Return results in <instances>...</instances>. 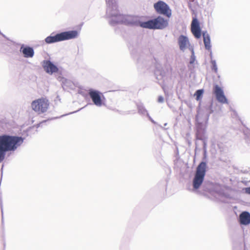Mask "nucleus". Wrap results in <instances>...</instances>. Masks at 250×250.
Returning a JSON list of instances; mask_svg holds the SVG:
<instances>
[{"label":"nucleus","instance_id":"obj_1","mask_svg":"<svg viewBox=\"0 0 250 250\" xmlns=\"http://www.w3.org/2000/svg\"><path fill=\"white\" fill-rule=\"evenodd\" d=\"M107 5L106 16L110 19L109 23L114 26L118 23H123L126 25L139 26L144 28L142 25L144 21H141L140 17L121 14L118 8L116 0H105Z\"/></svg>","mask_w":250,"mask_h":250},{"label":"nucleus","instance_id":"obj_2","mask_svg":"<svg viewBox=\"0 0 250 250\" xmlns=\"http://www.w3.org/2000/svg\"><path fill=\"white\" fill-rule=\"evenodd\" d=\"M129 48L132 57L136 59L138 68H146L148 69L151 65H154L155 67L154 75L156 79L159 81L163 79L165 76L166 72L162 65L155 58L152 57L148 48L142 50L141 53L139 54V57L137 55L139 52L138 48H134L133 46H129Z\"/></svg>","mask_w":250,"mask_h":250},{"label":"nucleus","instance_id":"obj_3","mask_svg":"<svg viewBox=\"0 0 250 250\" xmlns=\"http://www.w3.org/2000/svg\"><path fill=\"white\" fill-rule=\"evenodd\" d=\"M22 136L2 134L0 135V163L5 159L7 152H14L23 143Z\"/></svg>","mask_w":250,"mask_h":250},{"label":"nucleus","instance_id":"obj_4","mask_svg":"<svg viewBox=\"0 0 250 250\" xmlns=\"http://www.w3.org/2000/svg\"><path fill=\"white\" fill-rule=\"evenodd\" d=\"M191 31L194 37L197 39H200L202 34L205 48L206 50L210 51L209 56L211 60L212 58V53L211 50V45L210 44V36L207 31H202L200 22L196 16L192 18L191 23Z\"/></svg>","mask_w":250,"mask_h":250},{"label":"nucleus","instance_id":"obj_5","mask_svg":"<svg viewBox=\"0 0 250 250\" xmlns=\"http://www.w3.org/2000/svg\"><path fill=\"white\" fill-rule=\"evenodd\" d=\"M203 159L197 167L193 178L192 179L193 191L197 190L203 184L206 175L207 164Z\"/></svg>","mask_w":250,"mask_h":250},{"label":"nucleus","instance_id":"obj_6","mask_svg":"<svg viewBox=\"0 0 250 250\" xmlns=\"http://www.w3.org/2000/svg\"><path fill=\"white\" fill-rule=\"evenodd\" d=\"M168 24L167 21L161 16L144 21V22L142 24L144 28L153 30L163 29L167 27Z\"/></svg>","mask_w":250,"mask_h":250},{"label":"nucleus","instance_id":"obj_7","mask_svg":"<svg viewBox=\"0 0 250 250\" xmlns=\"http://www.w3.org/2000/svg\"><path fill=\"white\" fill-rule=\"evenodd\" d=\"M213 102H208L203 109H199L195 117V124H207L209 115L213 112Z\"/></svg>","mask_w":250,"mask_h":250},{"label":"nucleus","instance_id":"obj_8","mask_svg":"<svg viewBox=\"0 0 250 250\" xmlns=\"http://www.w3.org/2000/svg\"><path fill=\"white\" fill-rule=\"evenodd\" d=\"M195 137L196 140H201L203 142L204 157L203 159L207 158V146L208 143V136L206 133V125L204 124H195Z\"/></svg>","mask_w":250,"mask_h":250},{"label":"nucleus","instance_id":"obj_9","mask_svg":"<svg viewBox=\"0 0 250 250\" xmlns=\"http://www.w3.org/2000/svg\"><path fill=\"white\" fill-rule=\"evenodd\" d=\"M155 12L160 15L170 18L171 16V10L169 5L165 1L159 0L153 4Z\"/></svg>","mask_w":250,"mask_h":250},{"label":"nucleus","instance_id":"obj_10","mask_svg":"<svg viewBox=\"0 0 250 250\" xmlns=\"http://www.w3.org/2000/svg\"><path fill=\"white\" fill-rule=\"evenodd\" d=\"M88 94L95 105L100 107L104 104L105 97L100 91L90 88L88 90Z\"/></svg>","mask_w":250,"mask_h":250},{"label":"nucleus","instance_id":"obj_11","mask_svg":"<svg viewBox=\"0 0 250 250\" xmlns=\"http://www.w3.org/2000/svg\"><path fill=\"white\" fill-rule=\"evenodd\" d=\"M49 106L48 101L45 99L41 98L33 101L31 106L35 111L44 113L46 111Z\"/></svg>","mask_w":250,"mask_h":250},{"label":"nucleus","instance_id":"obj_12","mask_svg":"<svg viewBox=\"0 0 250 250\" xmlns=\"http://www.w3.org/2000/svg\"><path fill=\"white\" fill-rule=\"evenodd\" d=\"M41 64L44 71L49 75L58 73L59 71L58 66L49 60H43Z\"/></svg>","mask_w":250,"mask_h":250},{"label":"nucleus","instance_id":"obj_13","mask_svg":"<svg viewBox=\"0 0 250 250\" xmlns=\"http://www.w3.org/2000/svg\"><path fill=\"white\" fill-rule=\"evenodd\" d=\"M213 93L219 103L222 104H228V100L225 95L223 89L218 84L213 86Z\"/></svg>","mask_w":250,"mask_h":250},{"label":"nucleus","instance_id":"obj_14","mask_svg":"<svg viewBox=\"0 0 250 250\" xmlns=\"http://www.w3.org/2000/svg\"><path fill=\"white\" fill-rule=\"evenodd\" d=\"M20 52L25 58H33L35 54L33 47L24 44L21 45Z\"/></svg>","mask_w":250,"mask_h":250},{"label":"nucleus","instance_id":"obj_15","mask_svg":"<svg viewBox=\"0 0 250 250\" xmlns=\"http://www.w3.org/2000/svg\"><path fill=\"white\" fill-rule=\"evenodd\" d=\"M60 33L62 41L76 39L79 36V32L76 30L65 31Z\"/></svg>","mask_w":250,"mask_h":250},{"label":"nucleus","instance_id":"obj_16","mask_svg":"<svg viewBox=\"0 0 250 250\" xmlns=\"http://www.w3.org/2000/svg\"><path fill=\"white\" fill-rule=\"evenodd\" d=\"M241 225L247 226L250 224V213L247 211H242L238 219Z\"/></svg>","mask_w":250,"mask_h":250},{"label":"nucleus","instance_id":"obj_17","mask_svg":"<svg viewBox=\"0 0 250 250\" xmlns=\"http://www.w3.org/2000/svg\"><path fill=\"white\" fill-rule=\"evenodd\" d=\"M178 43L179 48L181 51H184L187 47V45H189L188 38L186 36L181 35L178 39Z\"/></svg>","mask_w":250,"mask_h":250},{"label":"nucleus","instance_id":"obj_18","mask_svg":"<svg viewBox=\"0 0 250 250\" xmlns=\"http://www.w3.org/2000/svg\"><path fill=\"white\" fill-rule=\"evenodd\" d=\"M47 44H52L60 42H62L60 33H58L55 35L52 33L50 35L47 36L44 40Z\"/></svg>","mask_w":250,"mask_h":250},{"label":"nucleus","instance_id":"obj_19","mask_svg":"<svg viewBox=\"0 0 250 250\" xmlns=\"http://www.w3.org/2000/svg\"><path fill=\"white\" fill-rule=\"evenodd\" d=\"M245 245L243 243L242 239L235 241L233 245V250H243Z\"/></svg>","mask_w":250,"mask_h":250},{"label":"nucleus","instance_id":"obj_20","mask_svg":"<svg viewBox=\"0 0 250 250\" xmlns=\"http://www.w3.org/2000/svg\"><path fill=\"white\" fill-rule=\"evenodd\" d=\"M138 113L142 116H147V113H148L145 107L142 104H139L137 105Z\"/></svg>","mask_w":250,"mask_h":250},{"label":"nucleus","instance_id":"obj_21","mask_svg":"<svg viewBox=\"0 0 250 250\" xmlns=\"http://www.w3.org/2000/svg\"><path fill=\"white\" fill-rule=\"evenodd\" d=\"M204 90L203 89H199L197 90L194 94V96L196 101H200L203 96Z\"/></svg>","mask_w":250,"mask_h":250},{"label":"nucleus","instance_id":"obj_22","mask_svg":"<svg viewBox=\"0 0 250 250\" xmlns=\"http://www.w3.org/2000/svg\"><path fill=\"white\" fill-rule=\"evenodd\" d=\"M64 86L69 88L70 89H73L75 87L74 83L70 80L65 79L63 82Z\"/></svg>","mask_w":250,"mask_h":250},{"label":"nucleus","instance_id":"obj_23","mask_svg":"<svg viewBox=\"0 0 250 250\" xmlns=\"http://www.w3.org/2000/svg\"><path fill=\"white\" fill-rule=\"evenodd\" d=\"M149 120L154 125H157L158 126H159L163 130H167L168 129V128H165L164 127H163V126H162L161 125H159L156 122H155L151 117L149 115V113H147V116H146Z\"/></svg>","mask_w":250,"mask_h":250},{"label":"nucleus","instance_id":"obj_24","mask_svg":"<svg viewBox=\"0 0 250 250\" xmlns=\"http://www.w3.org/2000/svg\"><path fill=\"white\" fill-rule=\"evenodd\" d=\"M210 63L211 64V69L212 71L214 72L215 73H217L218 68H217L216 61L215 60L211 59L210 61Z\"/></svg>","mask_w":250,"mask_h":250},{"label":"nucleus","instance_id":"obj_25","mask_svg":"<svg viewBox=\"0 0 250 250\" xmlns=\"http://www.w3.org/2000/svg\"><path fill=\"white\" fill-rule=\"evenodd\" d=\"M189 49L191 51V55L190 58L189 63L191 64L195 62L196 60V57L194 54L193 48L191 46L190 48H189Z\"/></svg>","mask_w":250,"mask_h":250},{"label":"nucleus","instance_id":"obj_26","mask_svg":"<svg viewBox=\"0 0 250 250\" xmlns=\"http://www.w3.org/2000/svg\"><path fill=\"white\" fill-rule=\"evenodd\" d=\"M245 139L248 143H250V130L247 129L244 131Z\"/></svg>","mask_w":250,"mask_h":250},{"label":"nucleus","instance_id":"obj_27","mask_svg":"<svg viewBox=\"0 0 250 250\" xmlns=\"http://www.w3.org/2000/svg\"><path fill=\"white\" fill-rule=\"evenodd\" d=\"M195 0H190L189 1H186L188 3V8L193 12L195 11V7L193 6V3L194 2Z\"/></svg>","mask_w":250,"mask_h":250},{"label":"nucleus","instance_id":"obj_28","mask_svg":"<svg viewBox=\"0 0 250 250\" xmlns=\"http://www.w3.org/2000/svg\"><path fill=\"white\" fill-rule=\"evenodd\" d=\"M218 194L220 196L225 197H229V195L228 193H225V191L223 190H219L218 191Z\"/></svg>","mask_w":250,"mask_h":250},{"label":"nucleus","instance_id":"obj_29","mask_svg":"<svg viewBox=\"0 0 250 250\" xmlns=\"http://www.w3.org/2000/svg\"><path fill=\"white\" fill-rule=\"evenodd\" d=\"M164 99L162 96H159L158 98V102L162 103H163Z\"/></svg>","mask_w":250,"mask_h":250},{"label":"nucleus","instance_id":"obj_30","mask_svg":"<svg viewBox=\"0 0 250 250\" xmlns=\"http://www.w3.org/2000/svg\"><path fill=\"white\" fill-rule=\"evenodd\" d=\"M244 190L246 194L250 195V187L245 188Z\"/></svg>","mask_w":250,"mask_h":250},{"label":"nucleus","instance_id":"obj_31","mask_svg":"<svg viewBox=\"0 0 250 250\" xmlns=\"http://www.w3.org/2000/svg\"><path fill=\"white\" fill-rule=\"evenodd\" d=\"M82 109V108H80V109H79V110H77V111H74V112H72L70 113V114H72V113H73L77 112H78V111H80V110L81 109Z\"/></svg>","mask_w":250,"mask_h":250},{"label":"nucleus","instance_id":"obj_32","mask_svg":"<svg viewBox=\"0 0 250 250\" xmlns=\"http://www.w3.org/2000/svg\"><path fill=\"white\" fill-rule=\"evenodd\" d=\"M167 125V123H165V124H164V127L165 128H166V126Z\"/></svg>","mask_w":250,"mask_h":250},{"label":"nucleus","instance_id":"obj_33","mask_svg":"<svg viewBox=\"0 0 250 250\" xmlns=\"http://www.w3.org/2000/svg\"><path fill=\"white\" fill-rule=\"evenodd\" d=\"M0 204H1V203ZM0 208H1V212L2 213L3 212V210H2V205H0Z\"/></svg>","mask_w":250,"mask_h":250},{"label":"nucleus","instance_id":"obj_34","mask_svg":"<svg viewBox=\"0 0 250 250\" xmlns=\"http://www.w3.org/2000/svg\"><path fill=\"white\" fill-rule=\"evenodd\" d=\"M57 99H58L59 101L61 100L60 97L58 95L57 96Z\"/></svg>","mask_w":250,"mask_h":250},{"label":"nucleus","instance_id":"obj_35","mask_svg":"<svg viewBox=\"0 0 250 250\" xmlns=\"http://www.w3.org/2000/svg\"><path fill=\"white\" fill-rule=\"evenodd\" d=\"M3 166H2V167L1 168V173H2V170H3Z\"/></svg>","mask_w":250,"mask_h":250},{"label":"nucleus","instance_id":"obj_36","mask_svg":"<svg viewBox=\"0 0 250 250\" xmlns=\"http://www.w3.org/2000/svg\"><path fill=\"white\" fill-rule=\"evenodd\" d=\"M67 115V114L62 115L61 117H63L64 116H65V115Z\"/></svg>","mask_w":250,"mask_h":250}]
</instances>
